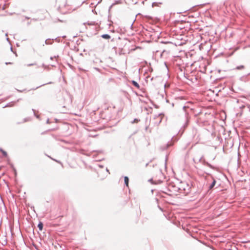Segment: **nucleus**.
<instances>
[{"instance_id":"obj_1","label":"nucleus","mask_w":250,"mask_h":250,"mask_svg":"<svg viewBox=\"0 0 250 250\" xmlns=\"http://www.w3.org/2000/svg\"><path fill=\"white\" fill-rule=\"evenodd\" d=\"M206 179L207 180L206 186L208 187V190H209L215 186L216 181L212 176L209 175L206 177Z\"/></svg>"},{"instance_id":"obj_7","label":"nucleus","mask_w":250,"mask_h":250,"mask_svg":"<svg viewBox=\"0 0 250 250\" xmlns=\"http://www.w3.org/2000/svg\"><path fill=\"white\" fill-rule=\"evenodd\" d=\"M208 115L210 116L212 118L213 116L212 115H211L210 113H208Z\"/></svg>"},{"instance_id":"obj_6","label":"nucleus","mask_w":250,"mask_h":250,"mask_svg":"<svg viewBox=\"0 0 250 250\" xmlns=\"http://www.w3.org/2000/svg\"><path fill=\"white\" fill-rule=\"evenodd\" d=\"M102 37L105 39H109L110 38V36L108 34L103 35Z\"/></svg>"},{"instance_id":"obj_3","label":"nucleus","mask_w":250,"mask_h":250,"mask_svg":"<svg viewBox=\"0 0 250 250\" xmlns=\"http://www.w3.org/2000/svg\"><path fill=\"white\" fill-rule=\"evenodd\" d=\"M0 152L2 153L3 156L5 157H7V153L5 151L3 150L2 149H0Z\"/></svg>"},{"instance_id":"obj_4","label":"nucleus","mask_w":250,"mask_h":250,"mask_svg":"<svg viewBox=\"0 0 250 250\" xmlns=\"http://www.w3.org/2000/svg\"><path fill=\"white\" fill-rule=\"evenodd\" d=\"M38 227L39 228V229L40 230H42V228H43V224L42 222H40L38 224Z\"/></svg>"},{"instance_id":"obj_2","label":"nucleus","mask_w":250,"mask_h":250,"mask_svg":"<svg viewBox=\"0 0 250 250\" xmlns=\"http://www.w3.org/2000/svg\"><path fill=\"white\" fill-rule=\"evenodd\" d=\"M125 183L126 185V186L128 187V182H129V179L127 177L125 176Z\"/></svg>"},{"instance_id":"obj_8","label":"nucleus","mask_w":250,"mask_h":250,"mask_svg":"<svg viewBox=\"0 0 250 250\" xmlns=\"http://www.w3.org/2000/svg\"><path fill=\"white\" fill-rule=\"evenodd\" d=\"M44 19H45V18H41L42 20H43Z\"/></svg>"},{"instance_id":"obj_5","label":"nucleus","mask_w":250,"mask_h":250,"mask_svg":"<svg viewBox=\"0 0 250 250\" xmlns=\"http://www.w3.org/2000/svg\"><path fill=\"white\" fill-rule=\"evenodd\" d=\"M132 84H133L134 86H135L137 88H139L140 86H139V84L135 81H132Z\"/></svg>"}]
</instances>
